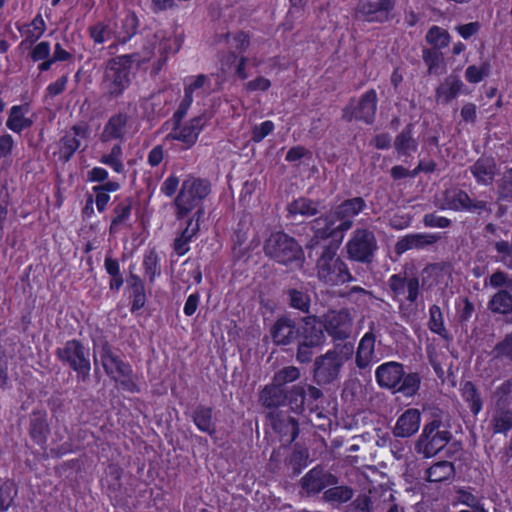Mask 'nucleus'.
<instances>
[{"mask_svg":"<svg viewBox=\"0 0 512 512\" xmlns=\"http://www.w3.org/2000/svg\"><path fill=\"white\" fill-rule=\"evenodd\" d=\"M477 108L472 103L465 104L461 109V117L466 122H473L476 119Z\"/></svg>","mask_w":512,"mask_h":512,"instance_id":"52","label":"nucleus"},{"mask_svg":"<svg viewBox=\"0 0 512 512\" xmlns=\"http://www.w3.org/2000/svg\"><path fill=\"white\" fill-rule=\"evenodd\" d=\"M448 442V433L439 430V424L432 422L425 426L418 441V452L425 457H432L439 452Z\"/></svg>","mask_w":512,"mask_h":512,"instance_id":"8","label":"nucleus"},{"mask_svg":"<svg viewBox=\"0 0 512 512\" xmlns=\"http://www.w3.org/2000/svg\"><path fill=\"white\" fill-rule=\"evenodd\" d=\"M328 497L337 501H347L352 497V491L346 487H335L327 491Z\"/></svg>","mask_w":512,"mask_h":512,"instance_id":"44","label":"nucleus"},{"mask_svg":"<svg viewBox=\"0 0 512 512\" xmlns=\"http://www.w3.org/2000/svg\"><path fill=\"white\" fill-rule=\"evenodd\" d=\"M495 163L492 159L482 158L472 168V173L477 181L482 184L489 183L494 175Z\"/></svg>","mask_w":512,"mask_h":512,"instance_id":"26","label":"nucleus"},{"mask_svg":"<svg viewBox=\"0 0 512 512\" xmlns=\"http://www.w3.org/2000/svg\"><path fill=\"white\" fill-rule=\"evenodd\" d=\"M261 402L268 406H276L279 404V389L276 386L266 387L261 395H260Z\"/></svg>","mask_w":512,"mask_h":512,"instance_id":"42","label":"nucleus"},{"mask_svg":"<svg viewBox=\"0 0 512 512\" xmlns=\"http://www.w3.org/2000/svg\"><path fill=\"white\" fill-rule=\"evenodd\" d=\"M454 474V467L450 462H439L432 465L427 471V478L431 482H441Z\"/></svg>","mask_w":512,"mask_h":512,"instance_id":"28","label":"nucleus"},{"mask_svg":"<svg viewBox=\"0 0 512 512\" xmlns=\"http://www.w3.org/2000/svg\"><path fill=\"white\" fill-rule=\"evenodd\" d=\"M127 118L123 115L112 117L106 124L102 137L104 140L117 139L126 132Z\"/></svg>","mask_w":512,"mask_h":512,"instance_id":"24","label":"nucleus"},{"mask_svg":"<svg viewBox=\"0 0 512 512\" xmlns=\"http://www.w3.org/2000/svg\"><path fill=\"white\" fill-rule=\"evenodd\" d=\"M445 208L453 210H471L472 204L466 193L458 192L453 195V198L445 205Z\"/></svg>","mask_w":512,"mask_h":512,"instance_id":"36","label":"nucleus"},{"mask_svg":"<svg viewBox=\"0 0 512 512\" xmlns=\"http://www.w3.org/2000/svg\"><path fill=\"white\" fill-rule=\"evenodd\" d=\"M506 281V276L503 272H496L491 275L489 279V284L493 287H499L503 285Z\"/></svg>","mask_w":512,"mask_h":512,"instance_id":"64","label":"nucleus"},{"mask_svg":"<svg viewBox=\"0 0 512 512\" xmlns=\"http://www.w3.org/2000/svg\"><path fill=\"white\" fill-rule=\"evenodd\" d=\"M195 424L197 427L204 432L212 431L211 424V411L208 409H199L195 413L194 417Z\"/></svg>","mask_w":512,"mask_h":512,"instance_id":"40","label":"nucleus"},{"mask_svg":"<svg viewBox=\"0 0 512 512\" xmlns=\"http://www.w3.org/2000/svg\"><path fill=\"white\" fill-rule=\"evenodd\" d=\"M314 319L316 329L322 325V329L325 328L334 337H345L350 331L351 321L346 312H330L325 318V323L318 321L316 318Z\"/></svg>","mask_w":512,"mask_h":512,"instance_id":"16","label":"nucleus"},{"mask_svg":"<svg viewBox=\"0 0 512 512\" xmlns=\"http://www.w3.org/2000/svg\"><path fill=\"white\" fill-rule=\"evenodd\" d=\"M87 137V128L84 125L74 126L62 140V151L66 157L71 156Z\"/></svg>","mask_w":512,"mask_h":512,"instance_id":"20","label":"nucleus"},{"mask_svg":"<svg viewBox=\"0 0 512 512\" xmlns=\"http://www.w3.org/2000/svg\"><path fill=\"white\" fill-rule=\"evenodd\" d=\"M364 202L361 198H354L343 202L336 207L328 218L317 219L314 229L317 236L326 237L336 234L338 231H346L352 225L353 218L362 211Z\"/></svg>","mask_w":512,"mask_h":512,"instance_id":"1","label":"nucleus"},{"mask_svg":"<svg viewBox=\"0 0 512 512\" xmlns=\"http://www.w3.org/2000/svg\"><path fill=\"white\" fill-rule=\"evenodd\" d=\"M271 82L265 77H258L246 84V89L249 91H266L270 88Z\"/></svg>","mask_w":512,"mask_h":512,"instance_id":"47","label":"nucleus"},{"mask_svg":"<svg viewBox=\"0 0 512 512\" xmlns=\"http://www.w3.org/2000/svg\"><path fill=\"white\" fill-rule=\"evenodd\" d=\"M16 489L12 482L6 481L0 485V512H7L11 507Z\"/></svg>","mask_w":512,"mask_h":512,"instance_id":"32","label":"nucleus"},{"mask_svg":"<svg viewBox=\"0 0 512 512\" xmlns=\"http://www.w3.org/2000/svg\"><path fill=\"white\" fill-rule=\"evenodd\" d=\"M174 0H152V7L154 11H163L172 8Z\"/></svg>","mask_w":512,"mask_h":512,"instance_id":"62","label":"nucleus"},{"mask_svg":"<svg viewBox=\"0 0 512 512\" xmlns=\"http://www.w3.org/2000/svg\"><path fill=\"white\" fill-rule=\"evenodd\" d=\"M291 215L313 216L318 212V204L307 198H299L288 206Z\"/></svg>","mask_w":512,"mask_h":512,"instance_id":"27","label":"nucleus"},{"mask_svg":"<svg viewBox=\"0 0 512 512\" xmlns=\"http://www.w3.org/2000/svg\"><path fill=\"white\" fill-rule=\"evenodd\" d=\"M227 63H231L235 66L236 74L240 79H246L248 77V73L246 71V59L241 57L237 58L236 56H230L227 60Z\"/></svg>","mask_w":512,"mask_h":512,"instance_id":"46","label":"nucleus"},{"mask_svg":"<svg viewBox=\"0 0 512 512\" xmlns=\"http://www.w3.org/2000/svg\"><path fill=\"white\" fill-rule=\"evenodd\" d=\"M396 148L399 152L408 154L416 148L415 142L411 137L410 131H404L396 139Z\"/></svg>","mask_w":512,"mask_h":512,"instance_id":"38","label":"nucleus"},{"mask_svg":"<svg viewBox=\"0 0 512 512\" xmlns=\"http://www.w3.org/2000/svg\"><path fill=\"white\" fill-rule=\"evenodd\" d=\"M178 185H179V180L176 176H169L163 183L162 187H161V191L166 195V196H172L177 188H178Z\"/></svg>","mask_w":512,"mask_h":512,"instance_id":"50","label":"nucleus"},{"mask_svg":"<svg viewBox=\"0 0 512 512\" xmlns=\"http://www.w3.org/2000/svg\"><path fill=\"white\" fill-rule=\"evenodd\" d=\"M498 351L502 355L512 357V335L508 336L499 346Z\"/></svg>","mask_w":512,"mask_h":512,"instance_id":"61","label":"nucleus"},{"mask_svg":"<svg viewBox=\"0 0 512 512\" xmlns=\"http://www.w3.org/2000/svg\"><path fill=\"white\" fill-rule=\"evenodd\" d=\"M463 87V83L454 77L446 79V81L437 90V100L448 102L455 98Z\"/></svg>","mask_w":512,"mask_h":512,"instance_id":"25","label":"nucleus"},{"mask_svg":"<svg viewBox=\"0 0 512 512\" xmlns=\"http://www.w3.org/2000/svg\"><path fill=\"white\" fill-rule=\"evenodd\" d=\"M28 108L26 106H13L10 110L7 120V127L13 132L19 133L32 124V120L27 117Z\"/></svg>","mask_w":512,"mask_h":512,"instance_id":"21","label":"nucleus"},{"mask_svg":"<svg viewBox=\"0 0 512 512\" xmlns=\"http://www.w3.org/2000/svg\"><path fill=\"white\" fill-rule=\"evenodd\" d=\"M203 210L198 209L187 221L185 228L174 241V250L179 256L185 255L190 250V242L196 237L200 229V220Z\"/></svg>","mask_w":512,"mask_h":512,"instance_id":"14","label":"nucleus"},{"mask_svg":"<svg viewBox=\"0 0 512 512\" xmlns=\"http://www.w3.org/2000/svg\"><path fill=\"white\" fill-rule=\"evenodd\" d=\"M463 399L468 403L473 414H478L482 408L480 397L471 382H467L462 387Z\"/></svg>","mask_w":512,"mask_h":512,"instance_id":"31","label":"nucleus"},{"mask_svg":"<svg viewBox=\"0 0 512 512\" xmlns=\"http://www.w3.org/2000/svg\"><path fill=\"white\" fill-rule=\"evenodd\" d=\"M57 355L79 374L85 376L89 373L90 361L79 342L75 340L67 342L63 348L58 349Z\"/></svg>","mask_w":512,"mask_h":512,"instance_id":"9","label":"nucleus"},{"mask_svg":"<svg viewBox=\"0 0 512 512\" xmlns=\"http://www.w3.org/2000/svg\"><path fill=\"white\" fill-rule=\"evenodd\" d=\"M489 74V65H471L465 71V78L469 83H479Z\"/></svg>","mask_w":512,"mask_h":512,"instance_id":"35","label":"nucleus"},{"mask_svg":"<svg viewBox=\"0 0 512 512\" xmlns=\"http://www.w3.org/2000/svg\"><path fill=\"white\" fill-rule=\"evenodd\" d=\"M212 117V112H204L201 115L193 118L189 123L177 127L171 133L172 138L183 142L187 146L193 145L203 127L208 123Z\"/></svg>","mask_w":512,"mask_h":512,"instance_id":"11","label":"nucleus"},{"mask_svg":"<svg viewBox=\"0 0 512 512\" xmlns=\"http://www.w3.org/2000/svg\"><path fill=\"white\" fill-rule=\"evenodd\" d=\"M14 141L11 135L0 133V158L8 157L13 150Z\"/></svg>","mask_w":512,"mask_h":512,"instance_id":"43","label":"nucleus"},{"mask_svg":"<svg viewBox=\"0 0 512 512\" xmlns=\"http://www.w3.org/2000/svg\"><path fill=\"white\" fill-rule=\"evenodd\" d=\"M427 40L436 47H443L449 43V34H428Z\"/></svg>","mask_w":512,"mask_h":512,"instance_id":"53","label":"nucleus"},{"mask_svg":"<svg viewBox=\"0 0 512 512\" xmlns=\"http://www.w3.org/2000/svg\"><path fill=\"white\" fill-rule=\"evenodd\" d=\"M425 223L429 226L444 228L449 225V220L444 217L429 215L425 217Z\"/></svg>","mask_w":512,"mask_h":512,"instance_id":"55","label":"nucleus"},{"mask_svg":"<svg viewBox=\"0 0 512 512\" xmlns=\"http://www.w3.org/2000/svg\"><path fill=\"white\" fill-rule=\"evenodd\" d=\"M379 360L375 353V337L372 334H365L358 346L356 361L361 368Z\"/></svg>","mask_w":512,"mask_h":512,"instance_id":"19","label":"nucleus"},{"mask_svg":"<svg viewBox=\"0 0 512 512\" xmlns=\"http://www.w3.org/2000/svg\"><path fill=\"white\" fill-rule=\"evenodd\" d=\"M350 353V349H347L345 353L328 352L317 361L315 378L318 383L326 384L334 381L339 375L341 366L349 358Z\"/></svg>","mask_w":512,"mask_h":512,"instance_id":"6","label":"nucleus"},{"mask_svg":"<svg viewBox=\"0 0 512 512\" xmlns=\"http://www.w3.org/2000/svg\"><path fill=\"white\" fill-rule=\"evenodd\" d=\"M50 53V46L46 42H40L35 46L32 52V58L35 61L43 60L48 57Z\"/></svg>","mask_w":512,"mask_h":512,"instance_id":"49","label":"nucleus"},{"mask_svg":"<svg viewBox=\"0 0 512 512\" xmlns=\"http://www.w3.org/2000/svg\"><path fill=\"white\" fill-rule=\"evenodd\" d=\"M274 128V123L270 120H266L258 125H255L252 129V140L254 142L262 141L274 130Z\"/></svg>","mask_w":512,"mask_h":512,"instance_id":"39","label":"nucleus"},{"mask_svg":"<svg viewBox=\"0 0 512 512\" xmlns=\"http://www.w3.org/2000/svg\"><path fill=\"white\" fill-rule=\"evenodd\" d=\"M305 149L303 147L297 146L291 148L286 155V160L288 161H297L301 159L305 155Z\"/></svg>","mask_w":512,"mask_h":512,"instance_id":"60","label":"nucleus"},{"mask_svg":"<svg viewBox=\"0 0 512 512\" xmlns=\"http://www.w3.org/2000/svg\"><path fill=\"white\" fill-rule=\"evenodd\" d=\"M343 264L335 257L333 251L325 253L318 261V275L325 282L337 283L344 281Z\"/></svg>","mask_w":512,"mask_h":512,"instance_id":"13","label":"nucleus"},{"mask_svg":"<svg viewBox=\"0 0 512 512\" xmlns=\"http://www.w3.org/2000/svg\"><path fill=\"white\" fill-rule=\"evenodd\" d=\"M290 299H291V304L293 307L300 309V310L307 309L308 303H309V298L304 293L299 292V291H291Z\"/></svg>","mask_w":512,"mask_h":512,"instance_id":"45","label":"nucleus"},{"mask_svg":"<svg viewBox=\"0 0 512 512\" xmlns=\"http://www.w3.org/2000/svg\"><path fill=\"white\" fill-rule=\"evenodd\" d=\"M430 319L429 328L432 332L437 333L441 336L446 335V329L444 326L443 315L438 306H432L430 308Z\"/></svg>","mask_w":512,"mask_h":512,"instance_id":"34","label":"nucleus"},{"mask_svg":"<svg viewBox=\"0 0 512 512\" xmlns=\"http://www.w3.org/2000/svg\"><path fill=\"white\" fill-rule=\"evenodd\" d=\"M163 160V150L160 146L154 147L148 155V162L152 166L158 165Z\"/></svg>","mask_w":512,"mask_h":512,"instance_id":"56","label":"nucleus"},{"mask_svg":"<svg viewBox=\"0 0 512 512\" xmlns=\"http://www.w3.org/2000/svg\"><path fill=\"white\" fill-rule=\"evenodd\" d=\"M489 308L494 313L507 314L512 312V296L505 291L498 292L490 300Z\"/></svg>","mask_w":512,"mask_h":512,"instance_id":"29","label":"nucleus"},{"mask_svg":"<svg viewBox=\"0 0 512 512\" xmlns=\"http://www.w3.org/2000/svg\"><path fill=\"white\" fill-rule=\"evenodd\" d=\"M132 61L128 56H121L110 62L106 70V84L112 93L121 92L129 82Z\"/></svg>","mask_w":512,"mask_h":512,"instance_id":"7","label":"nucleus"},{"mask_svg":"<svg viewBox=\"0 0 512 512\" xmlns=\"http://www.w3.org/2000/svg\"><path fill=\"white\" fill-rule=\"evenodd\" d=\"M208 193L209 187L204 181L193 177L187 178L175 201L177 219L184 218Z\"/></svg>","mask_w":512,"mask_h":512,"instance_id":"5","label":"nucleus"},{"mask_svg":"<svg viewBox=\"0 0 512 512\" xmlns=\"http://www.w3.org/2000/svg\"><path fill=\"white\" fill-rule=\"evenodd\" d=\"M418 281L416 279H410L407 282L408 299L414 301L417 298Z\"/></svg>","mask_w":512,"mask_h":512,"instance_id":"63","label":"nucleus"},{"mask_svg":"<svg viewBox=\"0 0 512 512\" xmlns=\"http://www.w3.org/2000/svg\"><path fill=\"white\" fill-rule=\"evenodd\" d=\"M377 95L375 91L366 92L357 102L352 103L344 111L347 119H359L370 122L376 113Z\"/></svg>","mask_w":512,"mask_h":512,"instance_id":"10","label":"nucleus"},{"mask_svg":"<svg viewBox=\"0 0 512 512\" xmlns=\"http://www.w3.org/2000/svg\"><path fill=\"white\" fill-rule=\"evenodd\" d=\"M121 154V147L119 145H115L109 154L102 156L101 162L110 166L115 172L121 173L124 170Z\"/></svg>","mask_w":512,"mask_h":512,"instance_id":"33","label":"nucleus"},{"mask_svg":"<svg viewBox=\"0 0 512 512\" xmlns=\"http://www.w3.org/2000/svg\"><path fill=\"white\" fill-rule=\"evenodd\" d=\"M200 296L197 293L189 295L184 305V313L187 316L193 315L198 307Z\"/></svg>","mask_w":512,"mask_h":512,"instance_id":"51","label":"nucleus"},{"mask_svg":"<svg viewBox=\"0 0 512 512\" xmlns=\"http://www.w3.org/2000/svg\"><path fill=\"white\" fill-rule=\"evenodd\" d=\"M374 249V236L366 230L357 231L353 239L348 243L349 255L353 259L360 261L367 260Z\"/></svg>","mask_w":512,"mask_h":512,"instance_id":"15","label":"nucleus"},{"mask_svg":"<svg viewBox=\"0 0 512 512\" xmlns=\"http://www.w3.org/2000/svg\"><path fill=\"white\" fill-rule=\"evenodd\" d=\"M94 360L100 362L106 373L124 388L130 391L136 389L131 368L119 360L108 345L95 347Z\"/></svg>","mask_w":512,"mask_h":512,"instance_id":"4","label":"nucleus"},{"mask_svg":"<svg viewBox=\"0 0 512 512\" xmlns=\"http://www.w3.org/2000/svg\"><path fill=\"white\" fill-rule=\"evenodd\" d=\"M500 193L504 197L512 196V170L505 173Z\"/></svg>","mask_w":512,"mask_h":512,"instance_id":"54","label":"nucleus"},{"mask_svg":"<svg viewBox=\"0 0 512 512\" xmlns=\"http://www.w3.org/2000/svg\"><path fill=\"white\" fill-rule=\"evenodd\" d=\"M360 17L369 22H383L389 18L390 12L379 2H364L359 8Z\"/></svg>","mask_w":512,"mask_h":512,"instance_id":"22","label":"nucleus"},{"mask_svg":"<svg viewBox=\"0 0 512 512\" xmlns=\"http://www.w3.org/2000/svg\"><path fill=\"white\" fill-rule=\"evenodd\" d=\"M107 176H108V173L104 168L95 167L89 172L88 179L93 182L103 181L107 178Z\"/></svg>","mask_w":512,"mask_h":512,"instance_id":"58","label":"nucleus"},{"mask_svg":"<svg viewBox=\"0 0 512 512\" xmlns=\"http://www.w3.org/2000/svg\"><path fill=\"white\" fill-rule=\"evenodd\" d=\"M423 238L424 236L419 234L402 238L396 244L397 253L401 254L409 249L421 246L424 243Z\"/></svg>","mask_w":512,"mask_h":512,"instance_id":"37","label":"nucleus"},{"mask_svg":"<svg viewBox=\"0 0 512 512\" xmlns=\"http://www.w3.org/2000/svg\"><path fill=\"white\" fill-rule=\"evenodd\" d=\"M93 191L96 194L95 203L99 212H103L106 209V206L110 200V196L108 193L104 191L101 187L95 186Z\"/></svg>","mask_w":512,"mask_h":512,"instance_id":"48","label":"nucleus"},{"mask_svg":"<svg viewBox=\"0 0 512 512\" xmlns=\"http://www.w3.org/2000/svg\"><path fill=\"white\" fill-rule=\"evenodd\" d=\"M364 202L361 198H354L343 202L336 207L328 218L317 219L314 229L317 236L326 237L336 234L338 231H346L352 225L353 218L362 211Z\"/></svg>","mask_w":512,"mask_h":512,"instance_id":"2","label":"nucleus"},{"mask_svg":"<svg viewBox=\"0 0 512 512\" xmlns=\"http://www.w3.org/2000/svg\"><path fill=\"white\" fill-rule=\"evenodd\" d=\"M130 213L129 208L124 207L122 212L113 218L110 226V232L115 233L118 229V226L128 217Z\"/></svg>","mask_w":512,"mask_h":512,"instance_id":"57","label":"nucleus"},{"mask_svg":"<svg viewBox=\"0 0 512 512\" xmlns=\"http://www.w3.org/2000/svg\"><path fill=\"white\" fill-rule=\"evenodd\" d=\"M420 386V378L416 373L404 374L399 385L396 386L395 390L403 393L406 396L414 395Z\"/></svg>","mask_w":512,"mask_h":512,"instance_id":"30","label":"nucleus"},{"mask_svg":"<svg viewBox=\"0 0 512 512\" xmlns=\"http://www.w3.org/2000/svg\"><path fill=\"white\" fill-rule=\"evenodd\" d=\"M65 85H66V79L65 78L58 79L57 81H55L54 83H51L47 87V92L51 96L58 95L59 93H61L64 90Z\"/></svg>","mask_w":512,"mask_h":512,"instance_id":"59","label":"nucleus"},{"mask_svg":"<svg viewBox=\"0 0 512 512\" xmlns=\"http://www.w3.org/2000/svg\"><path fill=\"white\" fill-rule=\"evenodd\" d=\"M271 333L276 344L286 345L295 337V330L292 323L285 319L277 321Z\"/></svg>","mask_w":512,"mask_h":512,"instance_id":"23","label":"nucleus"},{"mask_svg":"<svg viewBox=\"0 0 512 512\" xmlns=\"http://www.w3.org/2000/svg\"><path fill=\"white\" fill-rule=\"evenodd\" d=\"M300 373L296 367L289 366L280 370L276 376L275 381L278 385L286 384L298 379Z\"/></svg>","mask_w":512,"mask_h":512,"instance_id":"41","label":"nucleus"},{"mask_svg":"<svg viewBox=\"0 0 512 512\" xmlns=\"http://www.w3.org/2000/svg\"><path fill=\"white\" fill-rule=\"evenodd\" d=\"M304 340L300 343L297 358L301 362H307L312 357V348L322 343L324 335L322 325L316 329L315 319L309 318L303 328Z\"/></svg>","mask_w":512,"mask_h":512,"instance_id":"12","label":"nucleus"},{"mask_svg":"<svg viewBox=\"0 0 512 512\" xmlns=\"http://www.w3.org/2000/svg\"><path fill=\"white\" fill-rule=\"evenodd\" d=\"M420 423V411L414 408L408 409L398 418L394 434L398 437H409L419 430Z\"/></svg>","mask_w":512,"mask_h":512,"instance_id":"18","label":"nucleus"},{"mask_svg":"<svg viewBox=\"0 0 512 512\" xmlns=\"http://www.w3.org/2000/svg\"><path fill=\"white\" fill-rule=\"evenodd\" d=\"M264 250L269 257L284 265L299 266L303 259L300 245L293 238L281 232L270 235Z\"/></svg>","mask_w":512,"mask_h":512,"instance_id":"3","label":"nucleus"},{"mask_svg":"<svg viewBox=\"0 0 512 512\" xmlns=\"http://www.w3.org/2000/svg\"><path fill=\"white\" fill-rule=\"evenodd\" d=\"M403 368L399 363L388 362L379 366L376 370L377 382L380 386L395 389L403 377Z\"/></svg>","mask_w":512,"mask_h":512,"instance_id":"17","label":"nucleus"}]
</instances>
